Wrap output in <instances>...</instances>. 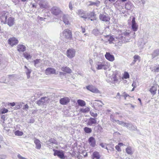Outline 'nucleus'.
Here are the masks:
<instances>
[{
	"mask_svg": "<svg viewBox=\"0 0 159 159\" xmlns=\"http://www.w3.org/2000/svg\"><path fill=\"white\" fill-rule=\"evenodd\" d=\"M8 12L6 11H2L0 14V20L2 24H7L10 27L12 26L15 23L14 18L12 17H9Z\"/></svg>",
	"mask_w": 159,
	"mask_h": 159,
	"instance_id": "nucleus-1",
	"label": "nucleus"
},
{
	"mask_svg": "<svg viewBox=\"0 0 159 159\" xmlns=\"http://www.w3.org/2000/svg\"><path fill=\"white\" fill-rule=\"evenodd\" d=\"M107 63L105 62H97L96 63V68L98 70H101L103 69L104 70L107 69L108 67L107 65Z\"/></svg>",
	"mask_w": 159,
	"mask_h": 159,
	"instance_id": "nucleus-2",
	"label": "nucleus"
},
{
	"mask_svg": "<svg viewBox=\"0 0 159 159\" xmlns=\"http://www.w3.org/2000/svg\"><path fill=\"white\" fill-rule=\"evenodd\" d=\"M76 51L73 48L69 49L66 51V55L69 58H72L74 57Z\"/></svg>",
	"mask_w": 159,
	"mask_h": 159,
	"instance_id": "nucleus-3",
	"label": "nucleus"
},
{
	"mask_svg": "<svg viewBox=\"0 0 159 159\" xmlns=\"http://www.w3.org/2000/svg\"><path fill=\"white\" fill-rule=\"evenodd\" d=\"M71 31L68 29H65L62 32L63 36L65 38L68 39H70L72 37Z\"/></svg>",
	"mask_w": 159,
	"mask_h": 159,
	"instance_id": "nucleus-4",
	"label": "nucleus"
},
{
	"mask_svg": "<svg viewBox=\"0 0 159 159\" xmlns=\"http://www.w3.org/2000/svg\"><path fill=\"white\" fill-rule=\"evenodd\" d=\"M86 88L89 90L94 93H100V91L95 87L93 85H89L86 86Z\"/></svg>",
	"mask_w": 159,
	"mask_h": 159,
	"instance_id": "nucleus-5",
	"label": "nucleus"
},
{
	"mask_svg": "<svg viewBox=\"0 0 159 159\" xmlns=\"http://www.w3.org/2000/svg\"><path fill=\"white\" fill-rule=\"evenodd\" d=\"M53 150L54 152V156H57L59 158L62 159H64L65 158V157L64 153L62 151H59L55 149H53Z\"/></svg>",
	"mask_w": 159,
	"mask_h": 159,
	"instance_id": "nucleus-6",
	"label": "nucleus"
},
{
	"mask_svg": "<svg viewBox=\"0 0 159 159\" xmlns=\"http://www.w3.org/2000/svg\"><path fill=\"white\" fill-rule=\"evenodd\" d=\"M51 12L55 15H59L61 12V11L59 8L57 7H53L51 9Z\"/></svg>",
	"mask_w": 159,
	"mask_h": 159,
	"instance_id": "nucleus-7",
	"label": "nucleus"
},
{
	"mask_svg": "<svg viewBox=\"0 0 159 159\" xmlns=\"http://www.w3.org/2000/svg\"><path fill=\"white\" fill-rule=\"evenodd\" d=\"M9 43L12 46L16 45L18 43V41L16 38L14 37L10 38L8 40Z\"/></svg>",
	"mask_w": 159,
	"mask_h": 159,
	"instance_id": "nucleus-8",
	"label": "nucleus"
},
{
	"mask_svg": "<svg viewBox=\"0 0 159 159\" xmlns=\"http://www.w3.org/2000/svg\"><path fill=\"white\" fill-rule=\"evenodd\" d=\"M70 101V98L67 97L61 98L60 100V103L62 105H66Z\"/></svg>",
	"mask_w": 159,
	"mask_h": 159,
	"instance_id": "nucleus-9",
	"label": "nucleus"
},
{
	"mask_svg": "<svg viewBox=\"0 0 159 159\" xmlns=\"http://www.w3.org/2000/svg\"><path fill=\"white\" fill-rule=\"evenodd\" d=\"M99 18L100 20L105 22L109 21L110 20V18L107 15H105L100 14Z\"/></svg>",
	"mask_w": 159,
	"mask_h": 159,
	"instance_id": "nucleus-10",
	"label": "nucleus"
},
{
	"mask_svg": "<svg viewBox=\"0 0 159 159\" xmlns=\"http://www.w3.org/2000/svg\"><path fill=\"white\" fill-rule=\"evenodd\" d=\"M106 58L109 61H113L115 60L114 57L113 55H111L109 52H106L105 55Z\"/></svg>",
	"mask_w": 159,
	"mask_h": 159,
	"instance_id": "nucleus-11",
	"label": "nucleus"
},
{
	"mask_svg": "<svg viewBox=\"0 0 159 159\" xmlns=\"http://www.w3.org/2000/svg\"><path fill=\"white\" fill-rule=\"evenodd\" d=\"M96 123L97 120L95 119L90 118L88 120L87 125H88L92 126L95 125Z\"/></svg>",
	"mask_w": 159,
	"mask_h": 159,
	"instance_id": "nucleus-12",
	"label": "nucleus"
},
{
	"mask_svg": "<svg viewBox=\"0 0 159 159\" xmlns=\"http://www.w3.org/2000/svg\"><path fill=\"white\" fill-rule=\"evenodd\" d=\"M132 28L134 31H136L138 29V25H137L135 21V18L133 17L132 21Z\"/></svg>",
	"mask_w": 159,
	"mask_h": 159,
	"instance_id": "nucleus-13",
	"label": "nucleus"
},
{
	"mask_svg": "<svg viewBox=\"0 0 159 159\" xmlns=\"http://www.w3.org/2000/svg\"><path fill=\"white\" fill-rule=\"evenodd\" d=\"M147 42V40H144L143 38H141L138 41V44L140 48H142L143 47Z\"/></svg>",
	"mask_w": 159,
	"mask_h": 159,
	"instance_id": "nucleus-14",
	"label": "nucleus"
},
{
	"mask_svg": "<svg viewBox=\"0 0 159 159\" xmlns=\"http://www.w3.org/2000/svg\"><path fill=\"white\" fill-rule=\"evenodd\" d=\"M89 143L92 147H94L96 145V140L93 137H91L89 138L88 140Z\"/></svg>",
	"mask_w": 159,
	"mask_h": 159,
	"instance_id": "nucleus-15",
	"label": "nucleus"
},
{
	"mask_svg": "<svg viewBox=\"0 0 159 159\" xmlns=\"http://www.w3.org/2000/svg\"><path fill=\"white\" fill-rule=\"evenodd\" d=\"M34 142L36 145L35 148L38 149H40L41 148V143L40 140L35 138Z\"/></svg>",
	"mask_w": 159,
	"mask_h": 159,
	"instance_id": "nucleus-16",
	"label": "nucleus"
},
{
	"mask_svg": "<svg viewBox=\"0 0 159 159\" xmlns=\"http://www.w3.org/2000/svg\"><path fill=\"white\" fill-rule=\"evenodd\" d=\"M56 70L53 68H48L45 70V73L46 74H55Z\"/></svg>",
	"mask_w": 159,
	"mask_h": 159,
	"instance_id": "nucleus-17",
	"label": "nucleus"
},
{
	"mask_svg": "<svg viewBox=\"0 0 159 159\" xmlns=\"http://www.w3.org/2000/svg\"><path fill=\"white\" fill-rule=\"evenodd\" d=\"M126 125V127L130 130H135L137 129L136 126L133 125L131 123H127Z\"/></svg>",
	"mask_w": 159,
	"mask_h": 159,
	"instance_id": "nucleus-18",
	"label": "nucleus"
},
{
	"mask_svg": "<svg viewBox=\"0 0 159 159\" xmlns=\"http://www.w3.org/2000/svg\"><path fill=\"white\" fill-rule=\"evenodd\" d=\"M92 159H100L101 155L99 152L97 151L94 152L92 155Z\"/></svg>",
	"mask_w": 159,
	"mask_h": 159,
	"instance_id": "nucleus-19",
	"label": "nucleus"
},
{
	"mask_svg": "<svg viewBox=\"0 0 159 159\" xmlns=\"http://www.w3.org/2000/svg\"><path fill=\"white\" fill-rule=\"evenodd\" d=\"M47 98L46 97H42L40 100L37 102V104L39 106L44 105L45 102V99Z\"/></svg>",
	"mask_w": 159,
	"mask_h": 159,
	"instance_id": "nucleus-20",
	"label": "nucleus"
},
{
	"mask_svg": "<svg viewBox=\"0 0 159 159\" xmlns=\"http://www.w3.org/2000/svg\"><path fill=\"white\" fill-rule=\"evenodd\" d=\"M134 7V5L130 2H128L125 5V8L127 10H130Z\"/></svg>",
	"mask_w": 159,
	"mask_h": 159,
	"instance_id": "nucleus-21",
	"label": "nucleus"
},
{
	"mask_svg": "<svg viewBox=\"0 0 159 159\" xmlns=\"http://www.w3.org/2000/svg\"><path fill=\"white\" fill-rule=\"evenodd\" d=\"M17 48V50L19 52H23L25 50V47L23 45H18Z\"/></svg>",
	"mask_w": 159,
	"mask_h": 159,
	"instance_id": "nucleus-22",
	"label": "nucleus"
},
{
	"mask_svg": "<svg viewBox=\"0 0 159 159\" xmlns=\"http://www.w3.org/2000/svg\"><path fill=\"white\" fill-rule=\"evenodd\" d=\"M157 86L154 85L150 89L149 91L153 95H155L156 93V91L157 90Z\"/></svg>",
	"mask_w": 159,
	"mask_h": 159,
	"instance_id": "nucleus-23",
	"label": "nucleus"
},
{
	"mask_svg": "<svg viewBox=\"0 0 159 159\" xmlns=\"http://www.w3.org/2000/svg\"><path fill=\"white\" fill-rule=\"evenodd\" d=\"M63 21L66 25H69L70 23L68 20V16L67 15H64L63 17Z\"/></svg>",
	"mask_w": 159,
	"mask_h": 159,
	"instance_id": "nucleus-24",
	"label": "nucleus"
},
{
	"mask_svg": "<svg viewBox=\"0 0 159 159\" xmlns=\"http://www.w3.org/2000/svg\"><path fill=\"white\" fill-rule=\"evenodd\" d=\"M93 33L95 35H100L102 34V32L97 29H95L93 30Z\"/></svg>",
	"mask_w": 159,
	"mask_h": 159,
	"instance_id": "nucleus-25",
	"label": "nucleus"
},
{
	"mask_svg": "<svg viewBox=\"0 0 159 159\" xmlns=\"http://www.w3.org/2000/svg\"><path fill=\"white\" fill-rule=\"evenodd\" d=\"M152 55V59L158 56L159 55V49H157L155 50Z\"/></svg>",
	"mask_w": 159,
	"mask_h": 159,
	"instance_id": "nucleus-26",
	"label": "nucleus"
},
{
	"mask_svg": "<svg viewBox=\"0 0 159 159\" xmlns=\"http://www.w3.org/2000/svg\"><path fill=\"white\" fill-rule=\"evenodd\" d=\"M25 68L26 69L25 72L27 75V78L29 79L30 76V74L31 72V70L28 69L25 66Z\"/></svg>",
	"mask_w": 159,
	"mask_h": 159,
	"instance_id": "nucleus-27",
	"label": "nucleus"
},
{
	"mask_svg": "<svg viewBox=\"0 0 159 159\" xmlns=\"http://www.w3.org/2000/svg\"><path fill=\"white\" fill-rule=\"evenodd\" d=\"M61 70L68 73H70L71 72V70L68 67H62L61 68Z\"/></svg>",
	"mask_w": 159,
	"mask_h": 159,
	"instance_id": "nucleus-28",
	"label": "nucleus"
},
{
	"mask_svg": "<svg viewBox=\"0 0 159 159\" xmlns=\"http://www.w3.org/2000/svg\"><path fill=\"white\" fill-rule=\"evenodd\" d=\"M40 7L41 8H46L48 7L47 3L45 2H41L39 3Z\"/></svg>",
	"mask_w": 159,
	"mask_h": 159,
	"instance_id": "nucleus-29",
	"label": "nucleus"
},
{
	"mask_svg": "<svg viewBox=\"0 0 159 159\" xmlns=\"http://www.w3.org/2000/svg\"><path fill=\"white\" fill-rule=\"evenodd\" d=\"M41 60L39 59H37L35 60H34L33 62L34 63V66L36 67H38L40 66Z\"/></svg>",
	"mask_w": 159,
	"mask_h": 159,
	"instance_id": "nucleus-30",
	"label": "nucleus"
},
{
	"mask_svg": "<svg viewBox=\"0 0 159 159\" xmlns=\"http://www.w3.org/2000/svg\"><path fill=\"white\" fill-rule=\"evenodd\" d=\"M77 102L78 104L80 106H84L86 105L85 102L83 100L79 99Z\"/></svg>",
	"mask_w": 159,
	"mask_h": 159,
	"instance_id": "nucleus-31",
	"label": "nucleus"
},
{
	"mask_svg": "<svg viewBox=\"0 0 159 159\" xmlns=\"http://www.w3.org/2000/svg\"><path fill=\"white\" fill-rule=\"evenodd\" d=\"M89 111V109L88 107H85V108H82L80 109V111L81 112L85 113L88 112Z\"/></svg>",
	"mask_w": 159,
	"mask_h": 159,
	"instance_id": "nucleus-32",
	"label": "nucleus"
},
{
	"mask_svg": "<svg viewBox=\"0 0 159 159\" xmlns=\"http://www.w3.org/2000/svg\"><path fill=\"white\" fill-rule=\"evenodd\" d=\"M84 132L87 133H90L92 132V130L91 128L86 127L84 128Z\"/></svg>",
	"mask_w": 159,
	"mask_h": 159,
	"instance_id": "nucleus-33",
	"label": "nucleus"
},
{
	"mask_svg": "<svg viewBox=\"0 0 159 159\" xmlns=\"http://www.w3.org/2000/svg\"><path fill=\"white\" fill-rule=\"evenodd\" d=\"M126 152L129 154H132V151L131 148L130 147H128L126 149Z\"/></svg>",
	"mask_w": 159,
	"mask_h": 159,
	"instance_id": "nucleus-34",
	"label": "nucleus"
},
{
	"mask_svg": "<svg viewBox=\"0 0 159 159\" xmlns=\"http://www.w3.org/2000/svg\"><path fill=\"white\" fill-rule=\"evenodd\" d=\"M23 55L24 57L27 60L30 59L32 57L27 52H24L23 53Z\"/></svg>",
	"mask_w": 159,
	"mask_h": 159,
	"instance_id": "nucleus-35",
	"label": "nucleus"
},
{
	"mask_svg": "<svg viewBox=\"0 0 159 159\" xmlns=\"http://www.w3.org/2000/svg\"><path fill=\"white\" fill-rule=\"evenodd\" d=\"M90 3L89 5H96L97 6H98L100 3V2L98 1H96V2H90Z\"/></svg>",
	"mask_w": 159,
	"mask_h": 159,
	"instance_id": "nucleus-36",
	"label": "nucleus"
},
{
	"mask_svg": "<svg viewBox=\"0 0 159 159\" xmlns=\"http://www.w3.org/2000/svg\"><path fill=\"white\" fill-rule=\"evenodd\" d=\"M15 134L16 136H21L22 135L23 133L22 132L17 130L15 132Z\"/></svg>",
	"mask_w": 159,
	"mask_h": 159,
	"instance_id": "nucleus-37",
	"label": "nucleus"
},
{
	"mask_svg": "<svg viewBox=\"0 0 159 159\" xmlns=\"http://www.w3.org/2000/svg\"><path fill=\"white\" fill-rule=\"evenodd\" d=\"M8 111V110L5 108H3L1 109L0 111V114H4L7 113Z\"/></svg>",
	"mask_w": 159,
	"mask_h": 159,
	"instance_id": "nucleus-38",
	"label": "nucleus"
},
{
	"mask_svg": "<svg viewBox=\"0 0 159 159\" xmlns=\"http://www.w3.org/2000/svg\"><path fill=\"white\" fill-rule=\"evenodd\" d=\"M84 12L83 10H80L78 11V13L79 15L81 17L82 16H83V15L84 14Z\"/></svg>",
	"mask_w": 159,
	"mask_h": 159,
	"instance_id": "nucleus-39",
	"label": "nucleus"
},
{
	"mask_svg": "<svg viewBox=\"0 0 159 159\" xmlns=\"http://www.w3.org/2000/svg\"><path fill=\"white\" fill-rule=\"evenodd\" d=\"M152 71L155 72H158L159 71V65L157 67H154L152 70Z\"/></svg>",
	"mask_w": 159,
	"mask_h": 159,
	"instance_id": "nucleus-40",
	"label": "nucleus"
},
{
	"mask_svg": "<svg viewBox=\"0 0 159 159\" xmlns=\"http://www.w3.org/2000/svg\"><path fill=\"white\" fill-rule=\"evenodd\" d=\"M108 38H109L108 39V41H109V43H112V41L114 40V38L111 36H107Z\"/></svg>",
	"mask_w": 159,
	"mask_h": 159,
	"instance_id": "nucleus-41",
	"label": "nucleus"
},
{
	"mask_svg": "<svg viewBox=\"0 0 159 159\" xmlns=\"http://www.w3.org/2000/svg\"><path fill=\"white\" fill-rule=\"evenodd\" d=\"M140 58V57L138 55H135L134 56V61L135 62L137 60L139 59Z\"/></svg>",
	"mask_w": 159,
	"mask_h": 159,
	"instance_id": "nucleus-42",
	"label": "nucleus"
},
{
	"mask_svg": "<svg viewBox=\"0 0 159 159\" xmlns=\"http://www.w3.org/2000/svg\"><path fill=\"white\" fill-rule=\"evenodd\" d=\"M81 18H84L85 19L88 18V14L87 12H85L83 16H82Z\"/></svg>",
	"mask_w": 159,
	"mask_h": 159,
	"instance_id": "nucleus-43",
	"label": "nucleus"
},
{
	"mask_svg": "<svg viewBox=\"0 0 159 159\" xmlns=\"http://www.w3.org/2000/svg\"><path fill=\"white\" fill-rule=\"evenodd\" d=\"M88 14V19H89L90 17L94 16V13L93 12H87Z\"/></svg>",
	"mask_w": 159,
	"mask_h": 159,
	"instance_id": "nucleus-44",
	"label": "nucleus"
},
{
	"mask_svg": "<svg viewBox=\"0 0 159 159\" xmlns=\"http://www.w3.org/2000/svg\"><path fill=\"white\" fill-rule=\"evenodd\" d=\"M90 115L94 117H97V116H98V115L96 113H94V112H92V111H90Z\"/></svg>",
	"mask_w": 159,
	"mask_h": 159,
	"instance_id": "nucleus-45",
	"label": "nucleus"
},
{
	"mask_svg": "<svg viewBox=\"0 0 159 159\" xmlns=\"http://www.w3.org/2000/svg\"><path fill=\"white\" fill-rule=\"evenodd\" d=\"M124 77L125 79H127L129 78V75L127 72H125L124 75Z\"/></svg>",
	"mask_w": 159,
	"mask_h": 159,
	"instance_id": "nucleus-46",
	"label": "nucleus"
},
{
	"mask_svg": "<svg viewBox=\"0 0 159 159\" xmlns=\"http://www.w3.org/2000/svg\"><path fill=\"white\" fill-rule=\"evenodd\" d=\"M123 35L125 36V38H127L129 36V33L126 32H125L123 33Z\"/></svg>",
	"mask_w": 159,
	"mask_h": 159,
	"instance_id": "nucleus-47",
	"label": "nucleus"
},
{
	"mask_svg": "<svg viewBox=\"0 0 159 159\" xmlns=\"http://www.w3.org/2000/svg\"><path fill=\"white\" fill-rule=\"evenodd\" d=\"M110 119L111 120L114 122H116V120L114 119L113 116L112 115H111Z\"/></svg>",
	"mask_w": 159,
	"mask_h": 159,
	"instance_id": "nucleus-48",
	"label": "nucleus"
},
{
	"mask_svg": "<svg viewBox=\"0 0 159 159\" xmlns=\"http://www.w3.org/2000/svg\"><path fill=\"white\" fill-rule=\"evenodd\" d=\"M29 108V106L27 104H26L24 106V107L23 108V109L24 110L27 111Z\"/></svg>",
	"mask_w": 159,
	"mask_h": 159,
	"instance_id": "nucleus-49",
	"label": "nucleus"
},
{
	"mask_svg": "<svg viewBox=\"0 0 159 159\" xmlns=\"http://www.w3.org/2000/svg\"><path fill=\"white\" fill-rule=\"evenodd\" d=\"M116 149L118 151H121V149L119 145H116L115 147Z\"/></svg>",
	"mask_w": 159,
	"mask_h": 159,
	"instance_id": "nucleus-50",
	"label": "nucleus"
},
{
	"mask_svg": "<svg viewBox=\"0 0 159 159\" xmlns=\"http://www.w3.org/2000/svg\"><path fill=\"white\" fill-rule=\"evenodd\" d=\"M100 146L102 147V148H105V147H106V144H104L103 143H101L100 144Z\"/></svg>",
	"mask_w": 159,
	"mask_h": 159,
	"instance_id": "nucleus-51",
	"label": "nucleus"
},
{
	"mask_svg": "<svg viewBox=\"0 0 159 159\" xmlns=\"http://www.w3.org/2000/svg\"><path fill=\"white\" fill-rule=\"evenodd\" d=\"M129 96V95L128 94H127L125 92L124 93L123 96L124 97L125 99H126V98Z\"/></svg>",
	"mask_w": 159,
	"mask_h": 159,
	"instance_id": "nucleus-52",
	"label": "nucleus"
},
{
	"mask_svg": "<svg viewBox=\"0 0 159 159\" xmlns=\"http://www.w3.org/2000/svg\"><path fill=\"white\" fill-rule=\"evenodd\" d=\"M120 96H121L120 95V93H117V95L116 96V98H117L120 99Z\"/></svg>",
	"mask_w": 159,
	"mask_h": 159,
	"instance_id": "nucleus-53",
	"label": "nucleus"
},
{
	"mask_svg": "<svg viewBox=\"0 0 159 159\" xmlns=\"http://www.w3.org/2000/svg\"><path fill=\"white\" fill-rule=\"evenodd\" d=\"M69 7L70 10H72V9L73 7L71 2H70L69 3Z\"/></svg>",
	"mask_w": 159,
	"mask_h": 159,
	"instance_id": "nucleus-54",
	"label": "nucleus"
},
{
	"mask_svg": "<svg viewBox=\"0 0 159 159\" xmlns=\"http://www.w3.org/2000/svg\"><path fill=\"white\" fill-rule=\"evenodd\" d=\"M116 122L118 124L121 125L123 121H119L118 120H116Z\"/></svg>",
	"mask_w": 159,
	"mask_h": 159,
	"instance_id": "nucleus-55",
	"label": "nucleus"
},
{
	"mask_svg": "<svg viewBox=\"0 0 159 159\" xmlns=\"http://www.w3.org/2000/svg\"><path fill=\"white\" fill-rule=\"evenodd\" d=\"M6 157V156L4 155H1L0 156V159H4Z\"/></svg>",
	"mask_w": 159,
	"mask_h": 159,
	"instance_id": "nucleus-56",
	"label": "nucleus"
},
{
	"mask_svg": "<svg viewBox=\"0 0 159 159\" xmlns=\"http://www.w3.org/2000/svg\"><path fill=\"white\" fill-rule=\"evenodd\" d=\"M132 86H133L134 88H136V83L135 82H133V83L132 84Z\"/></svg>",
	"mask_w": 159,
	"mask_h": 159,
	"instance_id": "nucleus-57",
	"label": "nucleus"
},
{
	"mask_svg": "<svg viewBox=\"0 0 159 159\" xmlns=\"http://www.w3.org/2000/svg\"><path fill=\"white\" fill-rule=\"evenodd\" d=\"M1 118L4 121L6 119V116L5 115H3L2 116Z\"/></svg>",
	"mask_w": 159,
	"mask_h": 159,
	"instance_id": "nucleus-58",
	"label": "nucleus"
},
{
	"mask_svg": "<svg viewBox=\"0 0 159 159\" xmlns=\"http://www.w3.org/2000/svg\"><path fill=\"white\" fill-rule=\"evenodd\" d=\"M126 123H125V122H122V123H121V124L120 125L123 126H125V127H126Z\"/></svg>",
	"mask_w": 159,
	"mask_h": 159,
	"instance_id": "nucleus-59",
	"label": "nucleus"
},
{
	"mask_svg": "<svg viewBox=\"0 0 159 159\" xmlns=\"http://www.w3.org/2000/svg\"><path fill=\"white\" fill-rule=\"evenodd\" d=\"M126 123H125V122H122V123H121V124L120 125L123 126H125V127H126Z\"/></svg>",
	"mask_w": 159,
	"mask_h": 159,
	"instance_id": "nucleus-60",
	"label": "nucleus"
},
{
	"mask_svg": "<svg viewBox=\"0 0 159 159\" xmlns=\"http://www.w3.org/2000/svg\"><path fill=\"white\" fill-rule=\"evenodd\" d=\"M12 1L15 4H16L18 2V0H12Z\"/></svg>",
	"mask_w": 159,
	"mask_h": 159,
	"instance_id": "nucleus-61",
	"label": "nucleus"
},
{
	"mask_svg": "<svg viewBox=\"0 0 159 159\" xmlns=\"http://www.w3.org/2000/svg\"><path fill=\"white\" fill-rule=\"evenodd\" d=\"M9 105L12 107L14 106L15 105V103L14 102L10 103Z\"/></svg>",
	"mask_w": 159,
	"mask_h": 159,
	"instance_id": "nucleus-62",
	"label": "nucleus"
},
{
	"mask_svg": "<svg viewBox=\"0 0 159 159\" xmlns=\"http://www.w3.org/2000/svg\"><path fill=\"white\" fill-rule=\"evenodd\" d=\"M113 81L115 82H116L118 81V79L115 76L113 78Z\"/></svg>",
	"mask_w": 159,
	"mask_h": 159,
	"instance_id": "nucleus-63",
	"label": "nucleus"
},
{
	"mask_svg": "<svg viewBox=\"0 0 159 159\" xmlns=\"http://www.w3.org/2000/svg\"><path fill=\"white\" fill-rule=\"evenodd\" d=\"M34 120L33 119H30V120L29 122L31 123H33L34 122Z\"/></svg>",
	"mask_w": 159,
	"mask_h": 159,
	"instance_id": "nucleus-64",
	"label": "nucleus"
}]
</instances>
